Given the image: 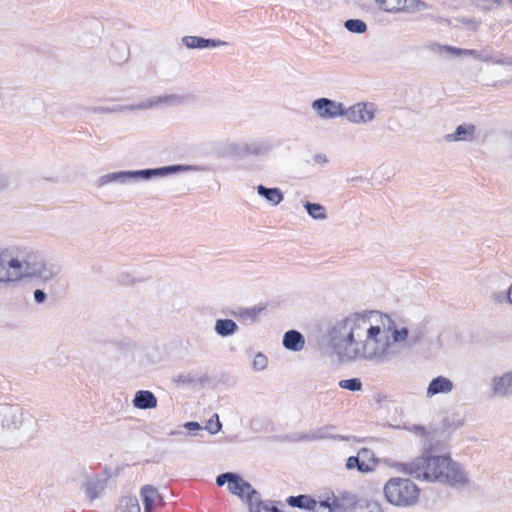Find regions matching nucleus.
I'll return each mask as SVG.
<instances>
[{"mask_svg": "<svg viewBox=\"0 0 512 512\" xmlns=\"http://www.w3.org/2000/svg\"><path fill=\"white\" fill-rule=\"evenodd\" d=\"M492 299L496 303H498V304H502L504 302H508V290L507 291L494 292L492 294Z\"/></svg>", "mask_w": 512, "mask_h": 512, "instance_id": "nucleus-41", "label": "nucleus"}, {"mask_svg": "<svg viewBox=\"0 0 512 512\" xmlns=\"http://www.w3.org/2000/svg\"><path fill=\"white\" fill-rule=\"evenodd\" d=\"M107 478L92 476L85 484V492L90 500L96 499L106 488Z\"/></svg>", "mask_w": 512, "mask_h": 512, "instance_id": "nucleus-18", "label": "nucleus"}, {"mask_svg": "<svg viewBox=\"0 0 512 512\" xmlns=\"http://www.w3.org/2000/svg\"><path fill=\"white\" fill-rule=\"evenodd\" d=\"M443 49L452 54L453 56H464V49L456 48L453 46H444Z\"/></svg>", "mask_w": 512, "mask_h": 512, "instance_id": "nucleus-42", "label": "nucleus"}, {"mask_svg": "<svg viewBox=\"0 0 512 512\" xmlns=\"http://www.w3.org/2000/svg\"><path fill=\"white\" fill-rule=\"evenodd\" d=\"M342 389L350 391H359L362 389V382L359 378L344 379L339 382Z\"/></svg>", "mask_w": 512, "mask_h": 512, "instance_id": "nucleus-35", "label": "nucleus"}, {"mask_svg": "<svg viewBox=\"0 0 512 512\" xmlns=\"http://www.w3.org/2000/svg\"><path fill=\"white\" fill-rule=\"evenodd\" d=\"M58 273V267L47 264L38 253L30 252L22 258L9 260L3 253H0V284H7L27 277L48 281Z\"/></svg>", "mask_w": 512, "mask_h": 512, "instance_id": "nucleus-3", "label": "nucleus"}, {"mask_svg": "<svg viewBox=\"0 0 512 512\" xmlns=\"http://www.w3.org/2000/svg\"><path fill=\"white\" fill-rule=\"evenodd\" d=\"M141 496L144 504V512H151L155 501L160 497L157 490L150 485H146L141 489Z\"/></svg>", "mask_w": 512, "mask_h": 512, "instance_id": "nucleus-24", "label": "nucleus"}, {"mask_svg": "<svg viewBox=\"0 0 512 512\" xmlns=\"http://www.w3.org/2000/svg\"><path fill=\"white\" fill-rule=\"evenodd\" d=\"M182 43L189 49H206L226 46L228 43L220 39H206L199 36H184Z\"/></svg>", "mask_w": 512, "mask_h": 512, "instance_id": "nucleus-12", "label": "nucleus"}, {"mask_svg": "<svg viewBox=\"0 0 512 512\" xmlns=\"http://www.w3.org/2000/svg\"><path fill=\"white\" fill-rule=\"evenodd\" d=\"M226 153L233 158H245L243 142L230 143L226 147Z\"/></svg>", "mask_w": 512, "mask_h": 512, "instance_id": "nucleus-34", "label": "nucleus"}, {"mask_svg": "<svg viewBox=\"0 0 512 512\" xmlns=\"http://www.w3.org/2000/svg\"><path fill=\"white\" fill-rule=\"evenodd\" d=\"M250 512H280V510L272 502L261 501L260 494L258 493V500L254 501L253 510Z\"/></svg>", "mask_w": 512, "mask_h": 512, "instance_id": "nucleus-32", "label": "nucleus"}, {"mask_svg": "<svg viewBox=\"0 0 512 512\" xmlns=\"http://www.w3.org/2000/svg\"><path fill=\"white\" fill-rule=\"evenodd\" d=\"M259 311L260 309H257L255 307L252 309H246L241 313V316L255 318L258 315Z\"/></svg>", "mask_w": 512, "mask_h": 512, "instance_id": "nucleus-45", "label": "nucleus"}, {"mask_svg": "<svg viewBox=\"0 0 512 512\" xmlns=\"http://www.w3.org/2000/svg\"><path fill=\"white\" fill-rule=\"evenodd\" d=\"M348 121L355 124H366L375 117V107L372 103H357L344 108V115Z\"/></svg>", "mask_w": 512, "mask_h": 512, "instance_id": "nucleus-9", "label": "nucleus"}, {"mask_svg": "<svg viewBox=\"0 0 512 512\" xmlns=\"http://www.w3.org/2000/svg\"><path fill=\"white\" fill-rule=\"evenodd\" d=\"M287 503L292 507L310 510L311 504H314V499L308 495L290 496Z\"/></svg>", "mask_w": 512, "mask_h": 512, "instance_id": "nucleus-29", "label": "nucleus"}, {"mask_svg": "<svg viewBox=\"0 0 512 512\" xmlns=\"http://www.w3.org/2000/svg\"><path fill=\"white\" fill-rule=\"evenodd\" d=\"M508 303L512 305V284L508 288Z\"/></svg>", "mask_w": 512, "mask_h": 512, "instance_id": "nucleus-49", "label": "nucleus"}, {"mask_svg": "<svg viewBox=\"0 0 512 512\" xmlns=\"http://www.w3.org/2000/svg\"><path fill=\"white\" fill-rule=\"evenodd\" d=\"M480 55H482V50L477 51L474 49H464V56H472L473 58L480 61Z\"/></svg>", "mask_w": 512, "mask_h": 512, "instance_id": "nucleus-46", "label": "nucleus"}, {"mask_svg": "<svg viewBox=\"0 0 512 512\" xmlns=\"http://www.w3.org/2000/svg\"><path fill=\"white\" fill-rule=\"evenodd\" d=\"M383 493L385 499L391 505L408 508L417 504L420 489L408 478L392 477L385 483Z\"/></svg>", "mask_w": 512, "mask_h": 512, "instance_id": "nucleus-5", "label": "nucleus"}, {"mask_svg": "<svg viewBox=\"0 0 512 512\" xmlns=\"http://www.w3.org/2000/svg\"><path fill=\"white\" fill-rule=\"evenodd\" d=\"M397 472L418 480L447 484L453 488H463L470 484L464 468L448 455L424 453L409 462H394L391 465Z\"/></svg>", "mask_w": 512, "mask_h": 512, "instance_id": "nucleus-2", "label": "nucleus"}, {"mask_svg": "<svg viewBox=\"0 0 512 512\" xmlns=\"http://www.w3.org/2000/svg\"><path fill=\"white\" fill-rule=\"evenodd\" d=\"M358 456L360 461H366V463H372L374 465V469L378 464V459H376L375 454L372 450L368 448H361L358 452Z\"/></svg>", "mask_w": 512, "mask_h": 512, "instance_id": "nucleus-36", "label": "nucleus"}, {"mask_svg": "<svg viewBox=\"0 0 512 512\" xmlns=\"http://www.w3.org/2000/svg\"><path fill=\"white\" fill-rule=\"evenodd\" d=\"M308 215L314 220H325L327 218L326 208L318 203L306 202L304 204Z\"/></svg>", "mask_w": 512, "mask_h": 512, "instance_id": "nucleus-27", "label": "nucleus"}, {"mask_svg": "<svg viewBox=\"0 0 512 512\" xmlns=\"http://www.w3.org/2000/svg\"><path fill=\"white\" fill-rule=\"evenodd\" d=\"M346 468L352 470L356 468L361 473H369L374 471V465L372 463H366V461H360L359 456H350L346 461Z\"/></svg>", "mask_w": 512, "mask_h": 512, "instance_id": "nucleus-26", "label": "nucleus"}, {"mask_svg": "<svg viewBox=\"0 0 512 512\" xmlns=\"http://www.w3.org/2000/svg\"><path fill=\"white\" fill-rule=\"evenodd\" d=\"M243 145L245 158L248 156H264L272 149V145L267 140L243 142Z\"/></svg>", "mask_w": 512, "mask_h": 512, "instance_id": "nucleus-16", "label": "nucleus"}, {"mask_svg": "<svg viewBox=\"0 0 512 512\" xmlns=\"http://www.w3.org/2000/svg\"><path fill=\"white\" fill-rule=\"evenodd\" d=\"M186 100L185 96L178 95V94H169V95H163V96H154L150 97L138 104L133 105H117L111 108H100L99 111L105 112V113H116V112H123V111H132V110H147L151 109L153 107H156L158 105H168V106H174V105H180L184 103Z\"/></svg>", "mask_w": 512, "mask_h": 512, "instance_id": "nucleus-6", "label": "nucleus"}, {"mask_svg": "<svg viewBox=\"0 0 512 512\" xmlns=\"http://www.w3.org/2000/svg\"><path fill=\"white\" fill-rule=\"evenodd\" d=\"M314 112L322 119H334L344 115V104L329 98H318L311 104Z\"/></svg>", "mask_w": 512, "mask_h": 512, "instance_id": "nucleus-8", "label": "nucleus"}, {"mask_svg": "<svg viewBox=\"0 0 512 512\" xmlns=\"http://www.w3.org/2000/svg\"><path fill=\"white\" fill-rule=\"evenodd\" d=\"M429 8V5L422 0H405L403 4V9L401 11H405L408 13H416Z\"/></svg>", "mask_w": 512, "mask_h": 512, "instance_id": "nucleus-31", "label": "nucleus"}, {"mask_svg": "<svg viewBox=\"0 0 512 512\" xmlns=\"http://www.w3.org/2000/svg\"><path fill=\"white\" fill-rule=\"evenodd\" d=\"M34 299L37 303H42L46 299V293L43 290L36 289L34 291Z\"/></svg>", "mask_w": 512, "mask_h": 512, "instance_id": "nucleus-44", "label": "nucleus"}, {"mask_svg": "<svg viewBox=\"0 0 512 512\" xmlns=\"http://www.w3.org/2000/svg\"><path fill=\"white\" fill-rule=\"evenodd\" d=\"M509 2L512 4V0H509Z\"/></svg>", "mask_w": 512, "mask_h": 512, "instance_id": "nucleus-51", "label": "nucleus"}, {"mask_svg": "<svg viewBox=\"0 0 512 512\" xmlns=\"http://www.w3.org/2000/svg\"><path fill=\"white\" fill-rule=\"evenodd\" d=\"M227 487L230 493L237 495L246 502L249 510H253L254 501L258 500L259 492L256 491L249 482L236 474L235 478L230 481Z\"/></svg>", "mask_w": 512, "mask_h": 512, "instance_id": "nucleus-7", "label": "nucleus"}, {"mask_svg": "<svg viewBox=\"0 0 512 512\" xmlns=\"http://www.w3.org/2000/svg\"><path fill=\"white\" fill-rule=\"evenodd\" d=\"M235 475H236V473H232V472L222 473V474L217 476L216 484L218 486H223L226 483L229 485L230 481H232V479L235 478Z\"/></svg>", "mask_w": 512, "mask_h": 512, "instance_id": "nucleus-40", "label": "nucleus"}, {"mask_svg": "<svg viewBox=\"0 0 512 512\" xmlns=\"http://www.w3.org/2000/svg\"><path fill=\"white\" fill-rule=\"evenodd\" d=\"M222 428L218 414H214L206 423L205 429L211 434L218 433Z\"/></svg>", "mask_w": 512, "mask_h": 512, "instance_id": "nucleus-37", "label": "nucleus"}, {"mask_svg": "<svg viewBox=\"0 0 512 512\" xmlns=\"http://www.w3.org/2000/svg\"><path fill=\"white\" fill-rule=\"evenodd\" d=\"M310 512H332V505L328 500L316 501L311 504Z\"/></svg>", "mask_w": 512, "mask_h": 512, "instance_id": "nucleus-38", "label": "nucleus"}, {"mask_svg": "<svg viewBox=\"0 0 512 512\" xmlns=\"http://www.w3.org/2000/svg\"><path fill=\"white\" fill-rule=\"evenodd\" d=\"M305 339L303 335L296 330H289L284 334L283 346L290 351H300L304 348Z\"/></svg>", "mask_w": 512, "mask_h": 512, "instance_id": "nucleus-19", "label": "nucleus"}, {"mask_svg": "<svg viewBox=\"0 0 512 512\" xmlns=\"http://www.w3.org/2000/svg\"><path fill=\"white\" fill-rule=\"evenodd\" d=\"M332 350L343 362L370 361L386 364L401 354L405 342L416 344L421 335L398 327L387 314L354 312L335 320L327 330Z\"/></svg>", "mask_w": 512, "mask_h": 512, "instance_id": "nucleus-1", "label": "nucleus"}, {"mask_svg": "<svg viewBox=\"0 0 512 512\" xmlns=\"http://www.w3.org/2000/svg\"><path fill=\"white\" fill-rule=\"evenodd\" d=\"M336 426L334 425H325L322 427H318L311 431L308 434H305L300 437L301 440L305 441H316V440H326V439H333V440H340L344 441L347 438L344 436L337 435L336 432Z\"/></svg>", "mask_w": 512, "mask_h": 512, "instance_id": "nucleus-11", "label": "nucleus"}, {"mask_svg": "<svg viewBox=\"0 0 512 512\" xmlns=\"http://www.w3.org/2000/svg\"><path fill=\"white\" fill-rule=\"evenodd\" d=\"M406 429L420 436H424L426 434L425 427L421 425H412L411 427H407Z\"/></svg>", "mask_w": 512, "mask_h": 512, "instance_id": "nucleus-43", "label": "nucleus"}, {"mask_svg": "<svg viewBox=\"0 0 512 512\" xmlns=\"http://www.w3.org/2000/svg\"><path fill=\"white\" fill-rule=\"evenodd\" d=\"M129 54V47L125 43L112 46L109 52L110 59L118 64L126 62L129 58Z\"/></svg>", "mask_w": 512, "mask_h": 512, "instance_id": "nucleus-25", "label": "nucleus"}, {"mask_svg": "<svg viewBox=\"0 0 512 512\" xmlns=\"http://www.w3.org/2000/svg\"><path fill=\"white\" fill-rule=\"evenodd\" d=\"M480 61L498 65H512V59L506 57L501 52H496L490 48H485L482 50V55H480Z\"/></svg>", "mask_w": 512, "mask_h": 512, "instance_id": "nucleus-21", "label": "nucleus"}, {"mask_svg": "<svg viewBox=\"0 0 512 512\" xmlns=\"http://www.w3.org/2000/svg\"><path fill=\"white\" fill-rule=\"evenodd\" d=\"M316 159H317L318 161H324V162L326 161V158H325V157H322V156H320V155H318V156L316 157Z\"/></svg>", "mask_w": 512, "mask_h": 512, "instance_id": "nucleus-50", "label": "nucleus"}, {"mask_svg": "<svg viewBox=\"0 0 512 512\" xmlns=\"http://www.w3.org/2000/svg\"><path fill=\"white\" fill-rule=\"evenodd\" d=\"M476 127L473 124H461L453 133L444 136L447 142L472 141L475 138Z\"/></svg>", "mask_w": 512, "mask_h": 512, "instance_id": "nucleus-15", "label": "nucleus"}, {"mask_svg": "<svg viewBox=\"0 0 512 512\" xmlns=\"http://www.w3.org/2000/svg\"><path fill=\"white\" fill-rule=\"evenodd\" d=\"M116 512H140V505L136 497L127 496L120 500Z\"/></svg>", "mask_w": 512, "mask_h": 512, "instance_id": "nucleus-28", "label": "nucleus"}, {"mask_svg": "<svg viewBox=\"0 0 512 512\" xmlns=\"http://www.w3.org/2000/svg\"><path fill=\"white\" fill-rule=\"evenodd\" d=\"M491 390L494 395L506 397L512 394V371L491 379Z\"/></svg>", "mask_w": 512, "mask_h": 512, "instance_id": "nucleus-13", "label": "nucleus"}, {"mask_svg": "<svg viewBox=\"0 0 512 512\" xmlns=\"http://www.w3.org/2000/svg\"><path fill=\"white\" fill-rule=\"evenodd\" d=\"M208 171L202 165H171L159 168H149L136 171H117L102 175L98 179V186L102 187L110 183L128 184L137 181H147L154 177H165L179 172Z\"/></svg>", "mask_w": 512, "mask_h": 512, "instance_id": "nucleus-4", "label": "nucleus"}, {"mask_svg": "<svg viewBox=\"0 0 512 512\" xmlns=\"http://www.w3.org/2000/svg\"><path fill=\"white\" fill-rule=\"evenodd\" d=\"M454 389V383L445 376L433 378L426 390V396L431 398L436 394H448Z\"/></svg>", "mask_w": 512, "mask_h": 512, "instance_id": "nucleus-14", "label": "nucleus"}, {"mask_svg": "<svg viewBox=\"0 0 512 512\" xmlns=\"http://www.w3.org/2000/svg\"><path fill=\"white\" fill-rule=\"evenodd\" d=\"M345 28L353 33H364L367 30V25L360 19H349L344 23Z\"/></svg>", "mask_w": 512, "mask_h": 512, "instance_id": "nucleus-33", "label": "nucleus"}, {"mask_svg": "<svg viewBox=\"0 0 512 512\" xmlns=\"http://www.w3.org/2000/svg\"><path fill=\"white\" fill-rule=\"evenodd\" d=\"M258 194L272 205L276 206L283 201V193L279 188H268L264 185L257 186Z\"/></svg>", "mask_w": 512, "mask_h": 512, "instance_id": "nucleus-23", "label": "nucleus"}, {"mask_svg": "<svg viewBox=\"0 0 512 512\" xmlns=\"http://www.w3.org/2000/svg\"><path fill=\"white\" fill-rule=\"evenodd\" d=\"M353 512H372V510L368 506H360L356 507Z\"/></svg>", "mask_w": 512, "mask_h": 512, "instance_id": "nucleus-48", "label": "nucleus"}, {"mask_svg": "<svg viewBox=\"0 0 512 512\" xmlns=\"http://www.w3.org/2000/svg\"><path fill=\"white\" fill-rule=\"evenodd\" d=\"M184 427L189 431H196L201 429V425L195 421L186 422Z\"/></svg>", "mask_w": 512, "mask_h": 512, "instance_id": "nucleus-47", "label": "nucleus"}, {"mask_svg": "<svg viewBox=\"0 0 512 512\" xmlns=\"http://www.w3.org/2000/svg\"><path fill=\"white\" fill-rule=\"evenodd\" d=\"M0 414L2 415V426L6 429L20 428L26 420V416H29L22 408L10 405L0 406Z\"/></svg>", "mask_w": 512, "mask_h": 512, "instance_id": "nucleus-10", "label": "nucleus"}, {"mask_svg": "<svg viewBox=\"0 0 512 512\" xmlns=\"http://www.w3.org/2000/svg\"><path fill=\"white\" fill-rule=\"evenodd\" d=\"M267 364H268L267 357L262 353H258L255 355V357L253 359L252 366H253L254 370L262 371L267 367Z\"/></svg>", "mask_w": 512, "mask_h": 512, "instance_id": "nucleus-39", "label": "nucleus"}, {"mask_svg": "<svg viewBox=\"0 0 512 512\" xmlns=\"http://www.w3.org/2000/svg\"><path fill=\"white\" fill-rule=\"evenodd\" d=\"M172 382L178 387H194L203 381L196 372L185 371L173 375Z\"/></svg>", "mask_w": 512, "mask_h": 512, "instance_id": "nucleus-20", "label": "nucleus"}, {"mask_svg": "<svg viewBox=\"0 0 512 512\" xmlns=\"http://www.w3.org/2000/svg\"><path fill=\"white\" fill-rule=\"evenodd\" d=\"M214 330L220 337H229L238 331V325L231 319H218L215 322Z\"/></svg>", "mask_w": 512, "mask_h": 512, "instance_id": "nucleus-22", "label": "nucleus"}, {"mask_svg": "<svg viewBox=\"0 0 512 512\" xmlns=\"http://www.w3.org/2000/svg\"><path fill=\"white\" fill-rule=\"evenodd\" d=\"M132 403L135 408L141 410L153 409L157 407V398L151 391L139 390L135 393Z\"/></svg>", "mask_w": 512, "mask_h": 512, "instance_id": "nucleus-17", "label": "nucleus"}, {"mask_svg": "<svg viewBox=\"0 0 512 512\" xmlns=\"http://www.w3.org/2000/svg\"><path fill=\"white\" fill-rule=\"evenodd\" d=\"M376 2L382 10L397 13L401 12V9H403L405 0H376Z\"/></svg>", "mask_w": 512, "mask_h": 512, "instance_id": "nucleus-30", "label": "nucleus"}]
</instances>
